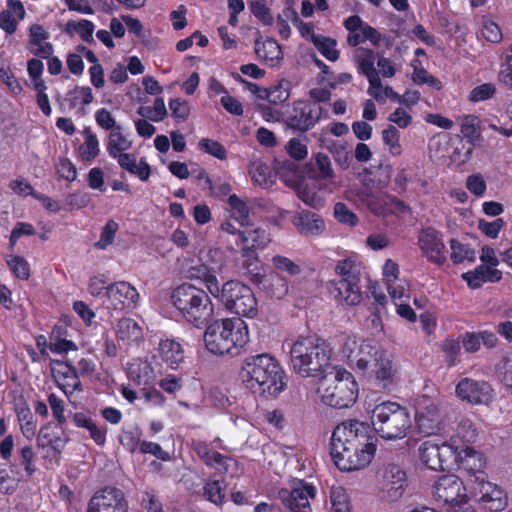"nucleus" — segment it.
<instances>
[{"label":"nucleus","mask_w":512,"mask_h":512,"mask_svg":"<svg viewBox=\"0 0 512 512\" xmlns=\"http://www.w3.org/2000/svg\"><path fill=\"white\" fill-rule=\"evenodd\" d=\"M239 375L244 386L260 396L276 397L285 387L284 371L269 353L247 356Z\"/></svg>","instance_id":"obj_1"},{"label":"nucleus","mask_w":512,"mask_h":512,"mask_svg":"<svg viewBox=\"0 0 512 512\" xmlns=\"http://www.w3.org/2000/svg\"><path fill=\"white\" fill-rule=\"evenodd\" d=\"M331 348L317 334L300 335L290 348L294 372L303 378H323L331 369Z\"/></svg>","instance_id":"obj_2"},{"label":"nucleus","mask_w":512,"mask_h":512,"mask_svg":"<svg viewBox=\"0 0 512 512\" xmlns=\"http://www.w3.org/2000/svg\"><path fill=\"white\" fill-rule=\"evenodd\" d=\"M342 354L350 366L355 365L363 373L368 371L374 373L376 379L382 382L383 388L392 383V361L386 351L370 341L346 336L342 344Z\"/></svg>","instance_id":"obj_3"},{"label":"nucleus","mask_w":512,"mask_h":512,"mask_svg":"<svg viewBox=\"0 0 512 512\" xmlns=\"http://www.w3.org/2000/svg\"><path fill=\"white\" fill-rule=\"evenodd\" d=\"M205 326V346L214 355H237L249 340L247 325L239 317L216 320Z\"/></svg>","instance_id":"obj_4"},{"label":"nucleus","mask_w":512,"mask_h":512,"mask_svg":"<svg viewBox=\"0 0 512 512\" xmlns=\"http://www.w3.org/2000/svg\"><path fill=\"white\" fill-rule=\"evenodd\" d=\"M170 298L181 316L197 328L207 325L213 318L214 306L202 288L183 283L172 291Z\"/></svg>","instance_id":"obj_5"},{"label":"nucleus","mask_w":512,"mask_h":512,"mask_svg":"<svg viewBox=\"0 0 512 512\" xmlns=\"http://www.w3.org/2000/svg\"><path fill=\"white\" fill-rule=\"evenodd\" d=\"M371 423L374 431L386 440L404 438L412 426L407 408L391 401L382 402L374 407Z\"/></svg>","instance_id":"obj_6"},{"label":"nucleus","mask_w":512,"mask_h":512,"mask_svg":"<svg viewBox=\"0 0 512 512\" xmlns=\"http://www.w3.org/2000/svg\"><path fill=\"white\" fill-rule=\"evenodd\" d=\"M330 377L326 374L318 391L324 404L337 408H348L353 405L358 396V385L353 375L345 369L334 368Z\"/></svg>","instance_id":"obj_7"},{"label":"nucleus","mask_w":512,"mask_h":512,"mask_svg":"<svg viewBox=\"0 0 512 512\" xmlns=\"http://www.w3.org/2000/svg\"><path fill=\"white\" fill-rule=\"evenodd\" d=\"M231 312L253 317L257 313V300L252 289L240 281L230 280L213 294Z\"/></svg>","instance_id":"obj_8"},{"label":"nucleus","mask_w":512,"mask_h":512,"mask_svg":"<svg viewBox=\"0 0 512 512\" xmlns=\"http://www.w3.org/2000/svg\"><path fill=\"white\" fill-rule=\"evenodd\" d=\"M377 441H362L357 446H342L338 453L330 450L335 465L342 471H355L365 468L373 459Z\"/></svg>","instance_id":"obj_9"},{"label":"nucleus","mask_w":512,"mask_h":512,"mask_svg":"<svg viewBox=\"0 0 512 512\" xmlns=\"http://www.w3.org/2000/svg\"><path fill=\"white\" fill-rule=\"evenodd\" d=\"M362 441H377L370 426L356 419H350L338 424L330 439V450L338 453L342 446H357Z\"/></svg>","instance_id":"obj_10"},{"label":"nucleus","mask_w":512,"mask_h":512,"mask_svg":"<svg viewBox=\"0 0 512 512\" xmlns=\"http://www.w3.org/2000/svg\"><path fill=\"white\" fill-rule=\"evenodd\" d=\"M432 495L436 502L448 505L453 511L466 503L465 487L462 480L454 475H442L432 486Z\"/></svg>","instance_id":"obj_11"},{"label":"nucleus","mask_w":512,"mask_h":512,"mask_svg":"<svg viewBox=\"0 0 512 512\" xmlns=\"http://www.w3.org/2000/svg\"><path fill=\"white\" fill-rule=\"evenodd\" d=\"M323 108L306 101H297L293 105V113L283 120L290 129L301 133L307 132L321 119Z\"/></svg>","instance_id":"obj_12"},{"label":"nucleus","mask_w":512,"mask_h":512,"mask_svg":"<svg viewBox=\"0 0 512 512\" xmlns=\"http://www.w3.org/2000/svg\"><path fill=\"white\" fill-rule=\"evenodd\" d=\"M458 398L472 405H488L493 399V388L484 380L461 379L455 388Z\"/></svg>","instance_id":"obj_13"},{"label":"nucleus","mask_w":512,"mask_h":512,"mask_svg":"<svg viewBox=\"0 0 512 512\" xmlns=\"http://www.w3.org/2000/svg\"><path fill=\"white\" fill-rule=\"evenodd\" d=\"M415 420L420 433L435 434L441 421L439 405L429 396L422 395L416 401Z\"/></svg>","instance_id":"obj_14"},{"label":"nucleus","mask_w":512,"mask_h":512,"mask_svg":"<svg viewBox=\"0 0 512 512\" xmlns=\"http://www.w3.org/2000/svg\"><path fill=\"white\" fill-rule=\"evenodd\" d=\"M407 487L406 472L397 464H388L382 473L381 498L387 502H396Z\"/></svg>","instance_id":"obj_15"},{"label":"nucleus","mask_w":512,"mask_h":512,"mask_svg":"<svg viewBox=\"0 0 512 512\" xmlns=\"http://www.w3.org/2000/svg\"><path fill=\"white\" fill-rule=\"evenodd\" d=\"M87 512H128V505L120 489L106 487L90 499Z\"/></svg>","instance_id":"obj_16"},{"label":"nucleus","mask_w":512,"mask_h":512,"mask_svg":"<svg viewBox=\"0 0 512 512\" xmlns=\"http://www.w3.org/2000/svg\"><path fill=\"white\" fill-rule=\"evenodd\" d=\"M485 465L486 462L482 453L462 443L461 455L456 469L467 475L468 482L474 484L483 483L488 478L484 471Z\"/></svg>","instance_id":"obj_17"},{"label":"nucleus","mask_w":512,"mask_h":512,"mask_svg":"<svg viewBox=\"0 0 512 512\" xmlns=\"http://www.w3.org/2000/svg\"><path fill=\"white\" fill-rule=\"evenodd\" d=\"M106 296L115 310H133L139 300V294L129 282L117 281L106 287Z\"/></svg>","instance_id":"obj_18"},{"label":"nucleus","mask_w":512,"mask_h":512,"mask_svg":"<svg viewBox=\"0 0 512 512\" xmlns=\"http://www.w3.org/2000/svg\"><path fill=\"white\" fill-rule=\"evenodd\" d=\"M300 487H296L291 491L282 489L279 496L282 502L292 512H311L309 498H314L315 488L312 485L300 483Z\"/></svg>","instance_id":"obj_19"},{"label":"nucleus","mask_w":512,"mask_h":512,"mask_svg":"<svg viewBox=\"0 0 512 512\" xmlns=\"http://www.w3.org/2000/svg\"><path fill=\"white\" fill-rule=\"evenodd\" d=\"M330 292L335 299L350 306L359 304L362 299L358 276L331 281Z\"/></svg>","instance_id":"obj_20"},{"label":"nucleus","mask_w":512,"mask_h":512,"mask_svg":"<svg viewBox=\"0 0 512 512\" xmlns=\"http://www.w3.org/2000/svg\"><path fill=\"white\" fill-rule=\"evenodd\" d=\"M481 494L479 502L481 505L491 511H503L508 504V497L506 493L497 485L484 480L483 483L476 484Z\"/></svg>","instance_id":"obj_21"},{"label":"nucleus","mask_w":512,"mask_h":512,"mask_svg":"<svg viewBox=\"0 0 512 512\" xmlns=\"http://www.w3.org/2000/svg\"><path fill=\"white\" fill-rule=\"evenodd\" d=\"M251 280L269 298L281 299L288 293V284L285 278L278 273L266 275L255 273Z\"/></svg>","instance_id":"obj_22"},{"label":"nucleus","mask_w":512,"mask_h":512,"mask_svg":"<svg viewBox=\"0 0 512 512\" xmlns=\"http://www.w3.org/2000/svg\"><path fill=\"white\" fill-rule=\"evenodd\" d=\"M292 223L303 236H316L325 230V222L322 217L306 209L297 211L292 218Z\"/></svg>","instance_id":"obj_23"},{"label":"nucleus","mask_w":512,"mask_h":512,"mask_svg":"<svg viewBox=\"0 0 512 512\" xmlns=\"http://www.w3.org/2000/svg\"><path fill=\"white\" fill-rule=\"evenodd\" d=\"M419 245L429 260L441 265L445 262V246L437 231L428 228L422 231Z\"/></svg>","instance_id":"obj_24"},{"label":"nucleus","mask_w":512,"mask_h":512,"mask_svg":"<svg viewBox=\"0 0 512 512\" xmlns=\"http://www.w3.org/2000/svg\"><path fill=\"white\" fill-rule=\"evenodd\" d=\"M305 173L312 179L332 180L335 176L330 158L323 153H317L304 167Z\"/></svg>","instance_id":"obj_25"},{"label":"nucleus","mask_w":512,"mask_h":512,"mask_svg":"<svg viewBox=\"0 0 512 512\" xmlns=\"http://www.w3.org/2000/svg\"><path fill=\"white\" fill-rule=\"evenodd\" d=\"M270 242L269 235L265 230L244 229L240 232V243L244 245L243 254L246 256H255V251L264 248Z\"/></svg>","instance_id":"obj_26"},{"label":"nucleus","mask_w":512,"mask_h":512,"mask_svg":"<svg viewBox=\"0 0 512 512\" xmlns=\"http://www.w3.org/2000/svg\"><path fill=\"white\" fill-rule=\"evenodd\" d=\"M462 444H458L455 437H451L449 442L439 445L438 470L450 471L457 468L459 457L461 455Z\"/></svg>","instance_id":"obj_27"},{"label":"nucleus","mask_w":512,"mask_h":512,"mask_svg":"<svg viewBox=\"0 0 512 512\" xmlns=\"http://www.w3.org/2000/svg\"><path fill=\"white\" fill-rule=\"evenodd\" d=\"M112 157L117 159L118 164L122 169L128 171L131 174L137 175L141 181L148 180L151 169L149 164L144 159H141L139 164H137L135 154L124 152Z\"/></svg>","instance_id":"obj_28"},{"label":"nucleus","mask_w":512,"mask_h":512,"mask_svg":"<svg viewBox=\"0 0 512 512\" xmlns=\"http://www.w3.org/2000/svg\"><path fill=\"white\" fill-rule=\"evenodd\" d=\"M159 354L163 362L171 369H178L184 360V351L180 343L174 340H163L159 344Z\"/></svg>","instance_id":"obj_29"},{"label":"nucleus","mask_w":512,"mask_h":512,"mask_svg":"<svg viewBox=\"0 0 512 512\" xmlns=\"http://www.w3.org/2000/svg\"><path fill=\"white\" fill-rule=\"evenodd\" d=\"M116 334L119 340L128 344L138 343L143 339L142 328L131 318H122L118 321Z\"/></svg>","instance_id":"obj_30"},{"label":"nucleus","mask_w":512,"mask_h":512,"mask_svg":"<svg viewBox=\"0 0 512 512\" xmlns=\"http://www.w3.org/2000/svg\"><path fill=\"white\" fill-rule=\"evenodd\" d=\"M190 279L202 280L210 294L219 292V284L217 277L213 274L208 266L201 264L193 266L188 270Z\"/></svg>","instance_id":"obj_31"},{"label":"nucleus","mask_w":512,"mask_h":512,"mask_svg":"<svg viewBox=\"0 0 512 512\" xmlns=\"http://www.w3.org/2000/svg\"><path fill=\"white\" fill-rule=\"evenodd\" d=\"M326 148L339 167L343 170L349 168L352 161V151L347 142L331 141Z\"/></svg>","instance_id":"obj_32"},{"label":"nucleus","mask_w":512,"mask_h":512,"mask_svg":"<svg viewBox=\"0 0 512 512\" xmlns=\"http://www.w3.org/2000/svg\"><path fill=\"white\" fill-rule=\"evenodd\" d=\"M228 203L233 211L231 217L237 224L240 227L249 226L250 209L247 204L235 194L229 196Z\"/></svg>","instance_id":"obj_33"},{"label":"nucleus","mask_w":512,"mask_h":512,"mask_svg":"<svg viewBox=\"0 0 512 512\" xmlns=\"http://www.w3.org/2000/svg\"><path fill=\"white\" fill-rule=\"evenodd\" d=\"M255 53L258 58L263 60H280L282 59V51L276 40L268 39L261 42L259 39L255 41Z\"/></svg>","instance_id":"obj_34"},{"label":"nucleus","mask_w":512,"mask_h":512,"mask_svg":"<svg viewBox=\"0 0 512 512\" xmlns=\"http://www.w3.org/2000/svg\"><path fill=\"white\" fill-rule=\"evenodd\" d=\"M273 168L275 173L285 182L294 181L301 176L299 165L291 159H275Z\"/></svg>","instance_id":"obj_35"},{"label":"nucleus","mask_w":512,"mask_h":512,"mask_svg":"<svg viewBox=\"0 0 512 512\" xmlns=\"http://www.w3.org/2000/svg\"><path fill=\"white\" fill-rule=\"evenodd\" d=\"M418 452L420 460L425 466L432 470H438L439 444L427 440L419 446Z\"/></svg>","instance_id":"obj_36"},{"label":"nucleus","mask_w":512,"mask_h":512,"mask_svg":"<svg viewBox=\"0 0 512 512\" xmlns=\"http://www.w3.org/2000/svg\"><path fill=\"white\" fill-rule=\"evenodd\" d=\"M375 59V53L370 49L359 47L354 52V60L357 63L358 70L365 76L377 71L374 67Z\"/></svg>","instance_id":"obj_37"},{"label":"nucleus","mask_w":512,"mask_h":512,"mask_svg":"<svg viewBox=\"0 0 512 512\" xmlns=\"http://www.w3.org/2000/svg\"><path fill=\"white\" fill-rule=\"evenodd\" d=\"M132 146V142L121 133V126H116L109 135L107 152L110 156L118 155Z\"/></svg>","instance_id":"obj_38"},{"label":"nucleus","mask_w":512,"mask_h":512,"mask_svg":"<svg viewBox=\"0 0 512 512\" xmlns=\"http://www.w3.org/2000/svg\"><path fill=\"white\" fill-rule=\"evenodd\" d=\"M479 123L478 117L474 115L465 116L461 123V133L472 145H476L482 138Z\"/></svg>","instance_id":"obj_39"},{"label":"nucleus","mask_w":512,"mask_h":512,"mask_svg":"<svg viewBox=\"0 0 512 512\" xmlns=\"http://www.w3.org/2000/svg\"><path fill=\"white\" fill-rule=\"evenodd\" d=\"M85 142L80 146V154L83 160L90 161L99 154V142L96 135L89 127L84 129Z\"/></svg>","instance_id":"obj_40"},{"label":"nucleus","mask_w":512,"mask_h":512,"mask_svg":"<svg viewBox=\"0 0 512 512\" xmlns=\"http://www.w3.org/2000/svg\"><path fill=\"white\" fill-rule=\"evenodd\" d=\"M296 191L299 199L314 209H320L325 204V199L316 191L315 187L299 185Z\"/></svg>","instance_id":"obj_41"},{"label":"nucleus","mask_w":512,"mask_h":512,"mask_svg":"<svg viewBox=\"0 0 512 512\" xmlns=\"http://www.w3.org/2000/svg\"><path fill=\"white\" fill-rule=\"evenodd\" d=\"M312 42L328 60L336 61L339 58V51L335 49L336 40L329 37L312 35Z\"/></svg>","instance_id":"obj_42"},{"label":"nucleus","mask_w":512,"mask_h":512,"mask_svg":"<svg viewBox=\"0 0 512 512\" xmlns=\"http://www.w3.org/2000/svg\"><path fill=\"white\" fill-rule=\"evenodd\" d=\"M271 261L277 270L281 272H286L290 276H298L302 274L304 270L303 262H295L285 256L275 255L272 257Z\"/></svg>","instance_id":"obj_43"},{"label":"nucleus","mask_w":512,"mask_h":512,"mask_svg":"<svg viewBox=\"0 0 512 512\" xmlns=\"http://www.w3.org/2000/svg\"><path fill=\"white\" fill-rule=\"evenodd\" d=\"M450 248L452 250L450 257L454 264L462 263L464 260L474 262L476 259L475 251L470 249L468 245H464L456 239L450 240Z\"/></svg>","instance_id":"obj_44"},{"label":"nucleus","mask_w":512,"mask_h":512,"mask_svg":"<svg viewBox=\"0 0 512 512\" xmlns=\"http://www.w3.org/2000/svg\"><path fill=\"white\" fill-rule=\"evenodd\" d=\"M66 32L71 33L72 31H76L81 39L87 43L94 42L93 39V31L94 25L91 21L82 19L78 22L76 21H68L66 24Z\"/></svg>","instance_id":"obj_45"},{"label":"nucleus","mask_w":512,"mask_h":512,"mask_svg":"<svg viewBox=\"0 0 512 512\" xmlns=\"http://www.w3.org/2000/svg\"><path fill=\"white\" fill-rule=\"evenodd\" d=\"M290 82L282 79L277 85L269 89L268 101L271 104H282L289 99L290 96Z\"/></svg>","instance_id":"obj_46"},{"label":"nucleus","mask_w":512,"mask_h":512,"mask_svg":"<svg viewBox=\"0 0 512 512\" xmlns=\"http://www.w3.org/2000/svg\"><path fill=\"white\" fill-rule=\"evenodd\" d=\"M382 137L384 143L389 147V151L393 156L401 154V145L399 143L400 133L395 126L389 125L384 129L382 131Z\"/></svg>","instance_id":"obj_47"},{"label":"nucleus","mask_w":512,"mask_h":512,"mask_svg":"<svg viewBox=\"0 0 512 512\" xmlns=\"http://www.w3.org/2000/svg\"><path fill=\"white\" fill-rule=\"evenodd\" d=\"M249 8L252 14L266 25H271L274 21L265 0H251Z\"/></svg>","instance_id":"obj_48"},{"label":"nucleus","mask_w":512,"mask_h":512,"mask_svg":"<svg viewBox=\"0 0 512 512\" xmlns=\"http://www.w3.org/2000/svg\"><path fill=\"white\" fill-rule=\"evenodd\" d=\"M199 147L205 153H208L219 160H224L227 157L225 147L218 141L203 138L199 142Z\"/></svg>","instance_id":"obj_49"},{"label":"nucleus","mask_w":512,"mask_h":512,"mask_svg":"<svg viewBox=\"0 0 512 512\" xmlns=\"http://www.w3.org/2000/svg\"><path fill=\"white\" fill-rule=\"evenodd\" d=\"M334 216L340 223L351 227L355 226L358 222L357 215L342 202H337L334 205Z\"/></svg>","instance_id":"obj_50"},{"label":"nucleus","mask_w":512,"mask_h":512,"mask_svg":"<svg viewBox=\"0 0 512 512\" xmlns=\"http://www.w3.org/2000/svg\"><path fill=\"white\" fill-rule=\"evenodd\" d=\"M51 365V373L55 379L64 378L68 380L77 371V368L70 361L52 360Z\"/></svg>","instance_id":"obj_51"},{"label":"nucleus","mask_w":512,"mask_h":512,"mask_svg":"<svg viewBox=\"0 0 512 512\" xmlns=\"http://www.w3.org/2000/svg\"><path fill=\"white\" fill-rule=\"evenodd\" d=\"M91 201L88 193L76 192L69 194L64 199L63 208L67 210L81 209L86 207Z\"/></svg>","instance_id":"obj_52"},{"label":"nucleus","mask_w":512,"mask_h":512,"mask_svg":"<svg viewBox=\"0 0 512 512\" xmlns=\"http://www.w3.org/2000/svg\"><path fill=\"white\" fill-rule=\"evenodd\" d=\"M55 335L57 336V340L55 342H51L48 346L49 349L51 350V352L67 353L68 351L77 349V346L74 342H72L70 340L59 338L61 335V332H60V328L57 326H55L54 329L52 330V337H54Z\"/></svg>","instance_id":"obj_53"},{"label":"nucleus","mask_w":512,"mask_h":512,"mask_svg":"<svg viewBox=\"0 0 512 512\" xmlns=\"http://www.w3.org/2000/svg\"><path fill=\"white\" fill-rule=\"evenodd\" d=\"M496 88L492 83H484L473 88L469 94L471 102H481L492 98L495 94Z\"/></svg>","instance_id":"obj_54"},{"label":"nucleus","mask_w":512,"mask_h":512,"mask_svg":"<svg viewBox=\"0 0 512 512\" xmlns=\"http://www.w3.org/2000/svg\"><path fill=\"white\" fill-rule=\"evenodd\" d=\"M441 349L445 353L447 365L449 367L454 366L461 349L460 342L456 339L448 338L442 343Z\"/></svg>","instance_id":"obj_55"},{"label":"nucleus","mask_w":512,"mask_h":512,"mask_svg":"<svg viewBox=\"0 0 512 512\" xmlns=\"http://www.w3.org/2000/svg\"><path fill=\"white\" fill-rule=\"evenodd\" d=\"M288 155L296 160L301 161L307 157V146L303 144L298 138H292L285 146Z\"/></svg>","instance_id":"obj_56"},{"label":"nucleus","mask_w":512,"mask_h":512,"mask_svg":"<svg viewBox=\"0 0 512 512\" xmlns=\"http://www.w3.org/2000/svg\"><path fill=\"white\" fill-rule=\"evenodd\" d=\"M485 271L486 266L480 265L474 271L464 273L462 277L467 281L469 287L476 289L479 288L484 282H487Z\"/></svg>","instance_id":"obj_57"},{"label":"nucleus","mask_w":512,"mask_h":512,"mask_svg":"<svg viewBox=\"0 0 512 512\" xmlns=\"http://www.w3.org/2000/svg\"><path fill=\"white\" fill-rule=\"evenodd\" d=\"M497 373L501 382L507 388L512 389V354L498 364Z\"/></svg>","instance_id":"obj_58"},{"label":"nucleus","mask_w":512,"mask_h":512,"mask_svg":"<svg viewBox=\"0 0 512 512\" xmlns=\"http://www.w3.org/2000/svg\"><path fill=\"white\" fill-rule=\"evenodd\" d=\"M171 115L178 121H185L190 113L188 102L180 98L171 99L169 102Z\"/></svg>","instance_id":"obj_59"},{"label":"nucleus","mask_w":512,"mask_h":512,"mask_svg":"<svg viewBox=\"0 0 512 512\" xmlns=\"http://www.w3.org/2000/svg\"><path fill=\"white\" fill-rule=\"evenodd\" d=\"M8 266L17 278L23 280L29 278V265L24 258L20 256H13L11 260L8 261Z\"/></svg>","instance_id":"obj_60"},{"label":"nucleus","mask_w":512,"mask_h":512,"mask_svg":"<svg viewBox=\"0 0 512 512\" xmlns=\"http://www.w3.org/2000/svg\"><path fill=\"white\" fill-rule=\"evenodd\" d=\"M504 226V220L502 218H497L492 222H488L486 220L480 219L478 221V229L484 233L486 236L490 238H497L500 230Z\"/></svg>","instance_id":"obj_61"},{"label":"nucleus","mask_w":512,"mask_h":512,"mask_svg":"<svg viewBox=\"0 0 512 512\" xmlns=\"http://www.w3.org/2000/svg\"><path fill=\"white\" fill-rule=\"evenodd\" d=\"M204 495L212 503L216 505L221 504L224 498V494L222 493V485L220 481L214 480L208 482L204 486Z\"/></svg>","instance_id":"obj_62"},{"label":"nucleus","mask_w":512,"mask_h":512,"mask_svg":"<svg viewBox=\"0 0 512 512\" xmlns=\"http://www.w3.org/2000/svg\"><path fill=\"white\" fill-rule=\"evenodd\" d=\"M482 35L486 40L492 43H497L502 40V33L499 26L489 19L483 20Z\"/></svg>","instance_id":"obj_63"},{"label":"nucleus","mask_w":512,"mask_h":512,"mask_svg":"<svg viewBox=\"0 0 512 512\" xmlns=\"http://www.w3.org/2000/svg\"><path fill=\"white\" fill-rule=\"evenodd\" d=\"M139 450L142 454H152L160 460L166 461L170 459L169 453L164 451L161 446L154 442H140Z\"/></svg>","instance_id":"obj_64"}]
</instances>
